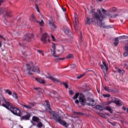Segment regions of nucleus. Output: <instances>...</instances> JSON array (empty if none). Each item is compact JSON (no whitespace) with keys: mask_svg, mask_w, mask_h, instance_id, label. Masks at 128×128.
<instances>
[{"mask_svg":"<svg viewBox=\"0 0 128 128\" xmlns=\"http://www.w3.org/2000/svg\"><path fill=\"white\" fill-rule=\"evenodd\" d=\"M97 12H98V14L94 12V9L92 10V18H91L92 22H95L100 28H106V26L104 25V23L102 22V20H104V18H106V10L102 8L101 10L100 9H98Z\"/></svg>","mask_w":128,"mask_h":128,"instance_id":"obj_1","label":"nucleus"},{"mask_svg":"<svg viewBox=\"0 0 128 128\" xmlns=\"http://www.w3.org/2000/svg\"><path fill=\"white\" fill-rule=\"evenodd\" d=\"M26 72L28 74L32 76L34 74L32 72L36 74H40V70L38 66H34V64L32 62H30L26 64Z\"/></svg>","mask_w":128,"mask_h":128,"instance_id":"obj_2","label":"nucleus"},{"mask_svg":"<svg viewBox=\"0 0 128 128\" xmlns=\"http://www.w3.org/2000/svg\"><path fill=\"white\" fill-rule=\"evenodd\" d=\"M52 118H54V120H55L57 122H58V124H62V126H64L65 128L68 127V124L66 123V121L62 120V118L58 115V113L55 112L54 114H52Z\"/></svg>","mask_w":128,"mask_h":128,"instance_id":"obj_3","label":"nucleus"},{"mask_svg":"<svg viewBox=\"0 0 128 128\" xmlns=\"http://www.w3.org/2000/svg\"><path fill=\"white\" fill-rule=\"evenodd\" d=\"M0 100H2V106L6 108L8 110H10V108H12V104L6 100V99L4 96L2 92H0V104H2V101Z\"/></svg>","mask_w":128,"mask_h":128,"instance_id":"obj_4","label":"nucleus"},{"mask_svg":"<svg viewBox=\"0 0 128 128\" xmlns=\"http://www.w3.org/2000/svg\"><path fill=\"white\" fill-rule=\"evenodd\" d=\"M78 98V100L82 106H84V104L86 102V98L82 94H80L78 93H76L73 96L74 100H76Z\"/></svg>","mask_w":128,"mask_h":128,"instance_id":"obj_5","label":"nucleus"},{"mask_svg":"<svg viewBox=\"0 0 128 128\" xmlns=\"http://www.w3.org/2000/svg\"><path fill=\"white\" fill-rule=\"evenodd\" d=\"M51 54L52 56L54 58H56L55 60V62H58L60 60V59L58 58H60V56L56 55V44L54 43L52 44V48L50 50Z\"/></svg>","mask_w":128,"mask_h":128,"instance_id":"obj_6","label":"nucleus"},{"mask_svg":"<svg viewBox=\"0 0 128 128\" xmlns=\"http://www.w3.org/2000/svg\"><path fill=\"white\" fill-rule=\"evenodd\" d=\"M34 38V34L32 33H29L26 34L23 38V40L24 42H32V40Z\"/></svg>","mask_w":128,"mask_h":128,"instance_id":"obj_7","label":"nucleus"},{"mask_svg":"<svg viewBox=\"0 0 128 128\" xmlns=\"http://www.w3.org/2000/svg\"><path fill=\"white\" fill-rule=\"evenodd\" d=\"M10 110L12 114H16L18 116H22V112H20V109L14 108L13 106L12 108H10Z\"/></svg>","mask_w":128,"mask_h":128,"instance_id":"obj_8","label":"nucleus"},{"mask_svg":"<svg viewBox=\"0 0 128 128\" xmlns=\"http://www.w3.org/2000/svg\"><path fill=\"white\" fill-rule=\"evenodd\" d=\"M100 66L102 70L103 71V72L104 74V77L106 78V72L108 70V67L106 65V62L104 61H102V64L100 65Z\"/></svg>","mask_w":128,"mask_h":128,"instance_id":"obj_9","label":"nucleus"},{"mask_svg":"<svg viewBox=\"0 0 128 128\" xmlns=\"http://www.w3.org/2000/svg\"><path fill=\"white\" fill-rule=\"evenodd\" d=\"M112 18H116L120 16V10L116 8V7L112 8Z\"/></svg>","mask_w":128,"mask_h":128,"instance_id":"obj_10","label":"nucleus"},{"mask_svg":"<svg viewBox=\"0 0 128 128\" xmlns=\"http://www.w3.org/2000/svg\"><path fill=\"white\" fill-rule=\"evenodd\" d=\"M50 42V39H48V36L46 33L44 34L41 38V40L44 42V44H46V40Z\"/></svg>","mask_w":128,"mask_h":128,"instance_id":"obj_11","label":"nucleus"},{"mask_svg":"<svg viewBox=\"0 0 128 128\" xmlns=\"http://www.w3.org/2000/svg\"><path fill=\"white\" fill-rule=\"evenodd\" d=\"M78 17L77 16H74V27L76 30L78 28Z\"/></svg>","mask_w":128,"mask_h":128,"instance_id":"obj_12","label":"nucleus"},{"mask_svg":"<svg viewBox=\"0 0 128 128\" xmlns=\"http://www.w3.org/2000/svg\"><path fill=\"white\" fill-rule=\"evenodd\" d=\"M34 90H36V92H37L38 96H39L41 98H44V94L42 92V89H40V88H34Z\"/></svg>","mask_w":128,"mask_h":128,"instance_id":"obj_13","label":"nucleus"},{"mask_svg":"<svg viewBox=\"0 0 128 128\" xmlns=\"http://www.w3.org/2000/svg\"><path fill=\"white\" fill-rule=\"evenodd\" d=\"M112 102H114V104H116V106H122V102H120V100H119L116 98H112Z\"/></svg>","mask_w":128,"mask_h":128,"instance_id":"obj_14","label":"nucleus"},{"mask_svg":"<svg viewBox=\"0 0 128 128\" xmlns=\"http://www.w3.org/2000/svg\"><path fill=\"white\" fill-rule=\"evenodd\" d=\"M46 78H50V80H52V82H56V84H58V82H60V80L56 78H54V76H46Z\"/></svg>","mask_w":128,"mask_h":128,"instance_id":"obj_15","label":"nucleus"},{"mask_svg":"<svg viewBox=\"0 0 128 128\" xmlns=\"http://www.w3.org/2000/svg\"><path fill=\"white\" fill-rule=\"evenodd\" d=\"M35 80L38 82H39V84H46V80L40 78H36Z\"/></svg>","mask_w":128,"mask_h":128,"instance_id":"obj_16","label":"nucleus"},{"mask_svg":"<svg viewBox=\"0 0 128 128\" xmlns=\"http://www.w3.org/2000/svg\"><path fill=\"white\" fill-rule=\"evenodd\" d=\"M64 32L65 34H68L69 36H72V32L70 30V29L68 28V27H64Z\"/></svg>","mask_w":128,"mask_h":128,"instance_id":"obj_17","label":"nucleus"},{"mask_svg":"<svg viewBox=\"0 0 128 128\" xmlns=\"http://www.w3.org/2000/svg\"><path fill=\"white\" fill-rule=\"evenodd\" d=\"M49 24L52 30H54L56 28V26L54 22L50 21Z\"/></svg>","mask_w":128,"mask_h":128,"instance_id":"obj_18","label":"nucleus"},{"mask_svg":"<svg viewBox=\"0 0 128 128\" xmlns=\"http://www.w3.org/2000/svg\"><path fill=\"white\" fill-rule=\"evenodd\" d=\"M22 106L23 108H27V110H30L34 106L33 104H30L28 105L25 104V105H22Z\"/></svg>","mask_w":128,"mask_h":128,"instance_id":"obj_19","label":"nucleus"},{"mask_svg":"<svg viewBox=\"0 0 128 128\" xmlns=\"http://www.w3.org/2000/svg\"><path fill=\"white\" fill-rule=\"evenodd\" d=\"M120 43V41L118 40V38H116L114 39V46H118V45Z\"/></svg>","mask_w":128,"mask_h":128,"instance_id":"obj_20","label":"nucleus"},{"mask_svg":"<svg viewBox=\"0 0 128 128\" xmlns=\"http://www.w3.org/2000/svg\"><path fill=\"white\" fill-rule=\"evenodd\" d=\"M104 110H108L111 114L112 112V107L110 106H106L104 108Z\"/></svg>","mask_w":128,"mask_h":128,"instance_id":"obj_21","label":"nucleus"},{"mask_svg":"<svg viewBox=\"0 0 128 128\" xmlns=\"http://www.w3.org/2000/svg\"><path fill=\"white\" fill-rule=\"evenodd\" d=\"M37 22L38 24H40V26H44V22L42 20H41L40 21H37Z\"/></svg>","mask_w":128,"mask_h":128,"instance_id":"obj_22","label":"nucleus"},{"mask_svg":"<svg viewBox=\"0 0 128 128\" xmlns=\"http://www.w3.org/2000/svg\"><path fill=\"white\" fill-rule=\"evenodd\" d=\"M117 70L119 74H124L125 72L124 70H120L118 68H117Z\"/></svg>","mask_w":128,"mask_h":128,"instance_id":"obj_23","label":"nucleus"},{"mask_svg":"<svg viewBox=\"0 0 128 128\" xmlns=\"http://www.w3.org/2000/svg\"><path fill=\"white\" fill-rule=\"evenodd\" d=\"M32 121L36 122H38L40 121V119L38 118L36 116H34L32 118Z\"/></svg>","mask_w":128,"mask_h":128,"instance_id":"obj_24","label":"nucleus"},{"mask_svg":"<svg viewBox=\"0 0 128 128\" xmlns=\"http://www.w3.org/2000/svg\"><path fill=\"white\" fill-rule=\"evenodd\" d=\"M96 108H98V110H104V108L100 105L96 106Z\"/></svg>","mask_w":128,"mask_h":128,"instance_id":"obj_25","label":"nucleus"},{"mask_svg":"<svg viewBox=\"0 0 128 128\" xmlns=\"http://www.w3.org/2000/svg\"><path fill=\"white\" fill-rule=\"evenodd\" d=\"M104 88L106 92H112V90L110 89L108 87L104 86Z\"/></svg>","mask_w":128,"mask_h":128,"instance_id":"obj_26","label":"nucleus"},{"mask_svg":"<svg viewBox=\"0 0 128 128\" xmlns=\"http://www.w3.org/2000/svg\"><path fill=\"white\" fill-rule=\"evenodd\" d=\"M74 56L72 54H68L66 56V58H74Z\"/></svg>","mask_w":128,"mask_h":128,"instance_id":"obj_27","label":"nucleus"},{"mask_svg":"<svg viewBox=\"0 0 128 128\" xmlns=\"http://www.w3.org/2000/svg\"><path fill=\"white\" fill-rule=\"evenodd\" d=\"M90 24V18L88 17L86 19V24Z\"/></svg>","mask_w":128,"mask_h":128,"instance_id":"obj_28","label":"nucleus"},{"mask_svg":"<svg viewBox=\"0 0 128 128\" xmlns=\"http://www.w3.org/2000/svg\"><path fill=\"white\" fill-rule=\"evenodd\" d=\"M31 18H32V20H33V22H37L38 21H36V18L34 17V14H32L31 16Z\"/></svg>","mask_w":128,"mask_h":128,"instance_id":"obj_29","label":"nucleus"},{"mask_svg":"<svg viewBox=\"0 0 128 128\" xmlns=\"http://www.w3.org/2000/svg\"><path fill=\"white\" fill-rule=\"evenodd\" d=\"M46 106L48 108L47 110H50V102H46Z\"/></svg>","mask_w":128,"mask_h":128,"instance_id":"obj_30","label":"nucleus"},{"mask_svg":"<svg viewBox=\"0 0 128 128\" xmlns=\"http://www.w3.org/2000/svg\"><path fill=\"white\" fill-rule=\"evenodd\" d=\"M6 92V94H9V96H12V92H10V90H5Z\"/></svg>","mask_w":128,"mask_h":128,"instance_id":"obj_31","label":"nucleus"},{"mask_svg":"<svg viewBox=\"0 0 128 128\" xmlns=\"http://www.w3.org/2000/svg\"><path fill=\"white\" fill-rule=\"evenodd\" d=\"M13 98H16V100H18V94H16V92H14L12 94Z\"/></svg>","mask_w":128,"mask_h":128,"instance_id":"obj_32","label":"nucleus"},{"mask_svg":"<svg viewBox=\"0 0 128 128\" xmlns=\"http://www.w3.org/2000/svg\"><path fill=\"white\" fill-rule=\"evenodd\" d=\"M120 38H122V40L124 39V38H128V36H121L120 37H118V39Z\"/></svg>","mask_w":128,"mask_h":128,"instance_id":"obj_33","label":"nucleus"},{"mask_svg":"<svg viewBox=\"0 0 128 128\" xmlns=\"http://www.w3.org/2000/svg\"><path fill=\"white\" fill-rule=\"evenodd\" d=\"M71 68H76V64H72L70 65Z\"/></svg>","mask_w":128,"mask_h":128,"instance_id":"obj_34","label":"nucleus"},{"mask_svg":"<svg viewBox=\"0 0 128 128\" xmlns=\"http://www.w3.org/2000/svg\"><path fill=\"white\" fill-rule=\"evenodd\" d=\"M4 10L2 8H0V14L2 15L4 14Z\"/></svg>","mask_w":128,"mask_h":128,"instance_id":"obj_35","label":"nucleus"},{"mask_svg":"<svg viewBox=\"0 0 128 128\" xmlns=\"http://www.w3.org/2000/svg\"><path fill=\"white\" fill-rule=\"evenodd\" d=\"M38 52H39V54H42V56H44V52L41 50H37Z\"/></svg>","mask_w":128,"mask_h":128,"instance_id":"obj_36","label":"nucleus"},{"mask_svg":"<svg viewBox=\"0 0 128 128\" xmlns=\"http://www.w3.org/2000/svg\"><path fill=\"white\" fill-rule=\"evenodd\" d=\"M84 74H80V76H77V78L78 80H80V78H82V76H84Z\"/></svg>","mask_w":128,"mask_h":128,"instance_id":"obj_37","label":"nucleus"},{"mask_svg":"<svg viewBox=\"0 0 128 128\" xmlns=\"http://www.w3.org/2000/svg\"><path fill=\"white\" fill-rule=\"evenodd\" d=\"M42 122H39L38 123V128H42Z\"/></svg>","mask_w":128,"mask_h":128,"instance_id":"obj_38","label":"nucleus"},{"mask_svg":"<svg viewBox=\"0 0 128 128\" xmlns=\"http://www.w3.org/2000/svg\"><path fill=\"white\" fill-rule=\"evenodd\" d=\"M63 84L64 86L66 88H68V84L66 82H64Z\"/></svg>","mask_w":128,"mask_h":128,"instance_id":"obj_39","label":"nucleus"},{"mask_svg":"<svg viewBox=\"0 0 128 128\" xmlns=\"http://www.w3.org/2000/svg\"><path fill=\"white\" fill-rule=\"evenodd\" d=\"M102 96L104 98H109V96H110V95L108 94H103Z\"/></svg>","mask_w":128,"mask_h":128,"instance_id":"obj_40","label":"nucleus"},{"mask_svg":"<svg viewBox=\"0 0 128 128\" xmlns=\"http://www.w3.org/2000/svg\"><path fill=\"white\" fill-rule=\"evenodd\" d=\"M24 120H28L30 118V116H26L23 117Z\"/></svg>","mask_w":128,"mask_h":128,"instance_id":"obj_41","label":"nucleus"},{"mask_svg":"<svg viewBox=\"0 0 128 128\" xmlns=\"http://www.w3.org/2000/svg\"><path fill=\"white\" fill-rule=\"evenodd\" d=\"M124 48L126 52H128V44L126 46H125Z\"/></svg>","mask_w":128,"mask_h":128,"instance_id":"obj_42","label":"nucleus"},{"mask_svg":"<svg viewBox=\"0 0 128 128\" xmlns=\"http://www.w3.org/2000/svg\"><path fill=\"white\" fill-rule=\"evenodd\" d=\"M51 38L54 42H56V38L52 36V34H51Z\"/></svg>","mask_w":128,"mask_h":128,"instance_id":"obj_43","label":"nucleus"},{"mask_svg":"<svg viewBox=\"0 0 128 128\" xmlns=\"http://www.w3.org/2000/svg\"><path fill=\"white\" fill-rule=\"evenodd\" d=\"M128 56V52H125L124 53V56Z\"/></svg>","mask_w":128,"mask_h":128,"instance_id":"obj_44","label":"nucleus"},{"mask_svg":"<svg viewBox=\"0 0 128 128\" xmlns=\"http://www.w3.org/2000/svg\"><path fill=\"white\" fill-rule=\"evenodd\" d=\"M36 10L38 12H40V10H38V5H36Z\"/></svg>","mask_w":128,"mask_h":128,"instance_id":"obj_45","label":"nucleus"},{"mask_svg":"<svg viewBox=\"0 0 128 128\" xmlns=\"http://www.w3.org/2000/svg\"><path fill=\"white\" fill-rule=\"evenodd\" d=\"M69 93H70V94H74V92H72V90H69Z\"/></svg>","mask_w":128,"mask_h":128,"instance_id":"obj_46","label":"nucleus"},{"mask_svg":"<svg viewBox=\"0 0 128 128\" xmlns=\"http://www.w3.org/2000/svg\"><path fill=\"white\" fill-rule=\"evenodd\" d=\"M0 38H3L4 40L6 42V38H4V36H2L1 35H0Z\"/></svg>","mask_w":128,"mask_h":128,"instance_id":"obj_47","label":"nucleus"},{"mask_svg":"<svg viewBox=\"0 0 128 128\" xmlns=\"http://www.w3.org/2000/svg\"><path fill=\"white\" fill-rule=\"evenodd\" d=\"M79 102H80V100H75V104H79Z\"/></svg>","mask_w":128,"mask_h":128,"instance_id":"obj_48","label":"nucleus"},{"mask_svg":"<svg viewBox=\"0 0 128 128\" xmlns=\"http://www.w3.org/2000/svg\"><path fill=\"white\" fill-rule=\"evenodd\" d=\"M100 116H102V118H106V116H104V114H100Z\"/></svg>","mask_w":128,"mask_h":128,"instance_id":"obj_49","label":"nucleus"},{"mask_svg":"<svg viewBox=\"0 0 128 128\" xmlns=\"http://www.w3.org/2000/svg\"><path fill=\"white\" fill-rule=\"evenodd\" d=\"M23 55L24 56H28V54H26V52H23Z\"/></svg>","mask_w":128,"mask_h":128,"instance_id":"obj_50","label":"nucleus"},{"mask_svg":"<svg viewBox=\"0 0 128 128\" xmlns=\"http://www.w3.org/2000/svg\"><path fill=\"white\" fill-rule=\"evenodd\" d=\"M4 2V0H0V6L2 5V4Z\"/></svg>","mask_w":128,"mask_h":128,"instance_id":"obj_51","label":"nucleus"},{"mask_svg":"<svg viewBox=\"0 0 128 128\" xmlns=\"http://www.w3.org/2000/svg\"><path fill=\"white\" fill-rule=\"evenodd\" d=\"M2 42L0 41V48H2Z\"/></svg>","mask_w":128,"mask_h":128,"instance_id":"obj_52","label":"nucleus"},{"mask_svg":"<svg viewBox=\"0 0 128 128\" xmlns=\"http://www.w3.org/2000/svg\"><path fill=\"white\" fill-rule=\"evenodd\" d=\"M90 102H94V99H90Z\"/></svg>","mask_w":128,"mask_h":128,"instance_id":"obj_53","label":"nucleus"},{"mask_svg":"<svg viewBox=\"0 0 128 128\" xmlns=\"http://www.w3.org/2000/svg\"><path fill=\"white\" fill-rule=\"evenodd\" d=\"M112 102H108V103H107V104H108V105H110V104H112Z\"/></svg>","mask_w":128,"mask_h":128,"instance_id":"obj_54","label":"nucleus"},{"mask_svg":"<svg viewBox=\"0 0 128 128\" xmlns=\"http://www.w3.org/2000/svg\"><path fill=\"white\" fill-rule=\"evenodd\" d=\"M122 108L124 110H126V107H122Z\"/></svg>","mask_w":128,"mask_h":128,"instance_id":"obj_55","label":"nucleus"},{"mask_svg":"<svg viewBox=\"0 0 128 128\" xmlns=\"http://www.w3.org/2000/svg\"><path fill=\"white\" fill-rule=\"evenodd\" d=\"M68 8H72V6H70V4H69V6H68Z\"/></svg>","mask_w":128,"mask_h":128,"instance_id":"obj_56","label":"nucleus"},{"mask_svg":"<svg viewBox=\"0 0 128 128\" xmlns=\"http://www.w3.org/2000/svg\"><path fill=\"white\" fill-rule=\"evenodd\" d=\"M6 16H10V14H8V13H6Z\"/></svg>","mask_w":128,"mask_h":128,"instance_id":"obj_57","label":"nucleus"},{"mask_svg":"<svg viewBox=\"0 0 128 128\" xmlns=\"http://www.w3.org/2000/svg\"><path fill=\"white\" fill-rule=\"evenodd\" d=\"M60 58V60H64V58Z\"/></svg>","mask_w":128,"mask_h":128,"instance_id":"obj_58","label":"nucleus"},{"mask_svg":"<svg viewBox=\"0 0 128 128\" xmlns=\"http://www.w3.org/2000/svg\"><path fill=\"white\" fill-rule=\"evenodd\" d=\"M56 2H57L58 6H60V4H58V0H56Z\"/></svg>","mask_w":128,"mask_h":128,"instance_id":"obj_59","label":"nucleus"},{"mask_svg":"<svg viewBox=\"0 0 128 128\" xmlns=\"http://www.w3.org/2000/svg\"><path fill=\"white\" fill-rule=\"evenodd\" d=\"M63 12H66V8H62Z\"/></svg>","mask_w":128,"mask_h":128,"instance_id":"obj_60","label":"nucleus"},{"mask_svg":"<svg viewBox=\"0 0 128 128\" xmlns=\"http://www.w3.org/2000/svg\"><path fill=\"white\" fill-rule=\"evenodd\" d=\"M116 123H113V124H112V126H116Z\"/></svg>","mask_w":128,"mask_h":128,"instance_id":"obj_61","label":"nucleus"},{"mask_svg":"<svg viewBox=\"0 0 128 128\" xmlns=\"http://www.w3.org/2000/svg\"><path fill=\"white\" fill-rule=\"evenodd\" d=\"M18 128H22V126H18Z\"/></svg>","mask_w":128,"mask_h":128,"instance_id":"obj_62","label":"nucleus"},{"mask_svg":"<svg viewBox=\"0 0 128 128\" xmlns=\"http://www.w3.org/2000/svg\"><path fill=\"white\" fill-rule=\"evenodd\" d=\"M126 112H127L128 114V108L126 109Z\"/></svg>","mask_w":128,"mask_h":128,"instance_id":"obj_63","label":"nucleus"},{"mask_svg":"<svg viewBox=\"0 0 128 128\" xmlns=\"http://www.w3.org/2000/svg\"><path fill=\"white\" fill-rule=\"evenodd\" d=\"M18 44H19V46H22L21 44H20V43H18Z\"/></svg>","mask_w":128,"mask_h":128,"instance_id":"obj_64","label":"nucleus"}]
</instances>
